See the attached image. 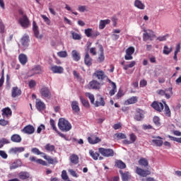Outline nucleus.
<instances>
[{"instance_id":"nucleus-10","label":"nucleus","mask_w":181,"mask_h":181,"mask_svg":"<svg viewBox=\"0 0 181 181\" xmlns=\"http://www.w3.org/2000/svg\"><path fill=\"white\" fill-rule=\"evenodd\" d=\"M88 142L90 144V145H95V144H100V142H101V139L95 134H91L88 137Z\"/></svg>"},{"instance_id":"nucleus-13","label":"nucleus","mask_w":181,"mask_h":181,"mask_svg":"<svg viewBox=\"0 0 181 181\" xmlns=\"http://www.w3.org/2000/svg\"><path fill=\"white\" fill-rule=\"evenodd\" d=\"M19 95H22V90L18 88V86L13 87L11 90L12 98H16V97H19Z\"/></svg>"},{"instance_id":"nucleus-18","label":"nucleus","mask_w":181,"mask_h":181,"mask_svg":"<svg viewBox=\"0 0 181 181\" xmlns=\"http://www.w3.org/2000/svg\"><path fill=\"white\" fill-rule=\"evenodd\" d=\"M89 155L91 156V158H93L94 160H98V158L99 160H103V159H104L103 157L100 156V153L95 152L93 150L89 151Z\"/></svg>"},{"instance_id":"nucleus-52","label":"nucleus","mask_w":181,"mask_h":181,"mask_svg":"<svg viewBox=\"0 0 181 181\" xmlns=\"http://www.w3.org/2000/svg\"><path fill=\"white\" fill-rule=\"evenodd\" d=\"M84 33L87 37H91L93 34V28L86 29Z\"/></svg>"},{"instance_id":"nucleus-42","label":"nucleus","mask_w":181,"mask_h":181,"mask_svg":"<svg viewBox=\"0 0 181 181\" xmlns=\"http://www.w3.org/2000/svg\"><path fill=\"white\" fill-rule=\"evenodd\" d=\"M115 165L119 169H125L127 168V165H125V163L122 162V160L116 161Z\"/></svg>"},{"instance_id":"nucleus-47","label":"nucleus","mask_w":181,"mask_h":181,"mask_svg":"<svg viewBox=\"0 0 181 181\" xmlns=\"http://www.w3.org/2000/svg\"><path fill=\"white\" fill-rule=\"evenodd\" d=\"M80 100L83 107H86V108H90V103H88V100L84 99L83 96H80Z\"/></svg>"},{"instance_id":"nucleus-24","label":"nucleus","mask_w":181,"mask_h":181,"mask_svg":"<svg viewBox=\"0 0 181 181\" xmlns=\"http://www.w3.org/2000/svg\"><path fill=\"white\" fill-rule=\"evenodd\" d=\"M11 141L16 144H20V142H22V137L21 135L15 134L11 136Z\"/></svg>"},{"instance_id":"nucleus-28","label":"nucleus","mask_w":181,"mask_h":181,"mask_svg":"<svg viewBox=\"0 0 181 181\" xmlns=\"http://www.w3.org/2000/svg\"><path fill=\"white\" fill-rule=\"evenodd\" d=\"M119 173L123 181H128L131 179V174H129V172L123 173L122 170H119Z\"/></svg>"},{"instance_id":"nucleus-27","label":"nucleus","mask_w":181,"mask_h":181,"mask_svg":"<svg viewBox=\"0 0 181 181\" xmlns=\"http://www.w3.org/2000/svg\"><path fill=\"white\" fill-rule=\"evenodd\" d=\"M143 118H144V113H142V110L139 109L137 110L134 115V119H136V121H142Z\"/></svg>"},{"instance_id":"nucleus-62","label":"nucleus","mask_w":181,"mask_h":181,"mask_svg":"<svg viewBox=\"0 0 181 181\" xmlns=\"http://www.w3.org/2000/svg\"><path fill=\"white\" fill-rule=\"evenodd\" d=\"M68 172H69L70 175L73 176L74 177H78V175H77V173L74 171L73 169L68 170Z\"/></svg>"},{"instance_id":"nucleus-61","label":"nucleus","mask_w":181,"mask_h":181,"mask_svg":"<svg viewBox=\"0 0 181 181\" xmlns=\"http://www.w3.org/2000/svg\"><path fill=\"white\" fill-rule=\"evenodd\" d=\"M44 129H46V127L45 126V124H41L37 127V133L40 134V132H42V131H43Z\"/></svg>"},{"instance_id":"nucleus-17","label":"nucleus","mask_w":181,"mask_h":181,"mask_svg":"<svg viewBox=\"0 0 181 181\" xmlns=\"http://www.w3.org/2000/svg\"><path fill=\"white\" fill-rule=\"evenodd\" d=\"M30 76H35V74H42V66L37 65L30 71Z\"/></svg>"},{"instance_id":"nucleus-58","label":"nucleus","mask_w":181,"mask_h":181,"mask_svg":"<svg viewBox=\"0 0 181 181\" xmlns=\"http://www.w3.org/2000/svg\"><path fill=\"white\" fill-rule=\"evenodd\" d=\"M122 95H124V91L122 90V89L119 88L116 95V100H119V98H121Z\"/></svg>"},{"instance_id":"nucleus-7","label":"nucleus","mask_w":181,"mask_h":181,"mask_svg":"<svg viewBox=\"0 0 181 181\" xmlns=\"http://www.w3.org/2000/svg\"><path fill=\"white\" fill-rule=\"evenodd\" d=\"M164 105L165 104L160 102L153 101L151 103V107H152V108L156 111H158V112H162V111H163Z\"/></svg>"},{"instance_id":"nucleus-23","label":"nucleus","mask_w":181,"mask_h":181,"mask_svg":"<svg viewBox=\"0 0 181 181\" xmlns=\"http://www.w3.org/2000/svg\"><path fill=\"white\" fill-rule=\"evenodd\" d=\"M18 60L23 66H25L28 63V56L25 54H21L18 56Z\"/></svg>"},{"instance_id":"nucleus-37","label":"nucleus","mask_w":181,"mask_h":181,"mask_svg":"<svg viewBox=\"0 0 181 181\" xmlns=\"http://www.w3.org/2000/svg\"><path fill=\"white\" fill-rule=\"evenodd\" d=\"M136 103H138L137 96H132V98H129L125 101V103L128 104L129 105L131 104H136Z\"/></svg>"},{"instance_id":"nucleus-20","label":"nucleus","mask_w":181,"mask_h":181,"mask_svg":"<svg viewBox=\"0 0 181 181\" xmlns=\"http://www.w3.org/2000/svg\"><path fill=\"white\" fill-rule=\"evenodd\" d=\"M44 159L48 162L49 165H53L54 163H59L57 158H52V157L47 156L45 153L43 156Z\"/></svg>"},{"instance_id":"nucleus-29","label":"nucleus","mask_w":181,"mask_h":181,"mask_svg":"<svg viewBox=\"0 0 181 181\" xmlns=\"http://www.w3.org/2000/svg\"><path fill=\"white\" fill-rule=\"evenodd\" d=\"M69 160L73 163V165H78L79 158L76 154H72L69 157Z\"/></svg>"},{"instance_id":"nucleus-51","label":"nucleus","mask_w":181,"mask_h":181,"mask_svg":"<svg viewBox=\"0 0 181 181\" xmlns=\"http://www.w3.org/2000/svg\"><path fill=\"white\" fill-rule=\"evenodd\" d=\"M85 95L89 98L90 100L91 104H94V101L95 98H94V95L90 93H86Z\"/></svg>"},{"instance_id":"nucleus-6","label":"nucleus","mask_w":181,"mask_h":181,"mask_svg":"<svg viewBox=\"0 0 181 181\" xmlns=\"http://www.w3.org/2000/svg\"><path fill=\"white\" fill-rule=\"evenodd\" d=\"M49 124L52 129L55 131V132H57V134H58V135L60 136L61 138H63L64 139H65V141H69V139H67V136H66V135H64L63 133L60 132L57 129V127H56V122H54V119H50Z\"/></svg>"},{"instance_id":"nucleus-9","label":"nucleus","mask_w":181,"mask_h":181,"mask_svg":"<svg viewBox=\"0 0 181 181\" xmlns=\"http://www.w3.org/2000/svg\"><path fill=\"white\" fill-rule=\"evenodd\" d=\"M152 34L148 33L146 32V30H144V33L143 34V40L144 42H147V40H153V37H156V35L153 34V31L149 30Z\"/></svg>"},{"instance_id":"nucleus-35","label":"nucleus","mask_w":181,"mask_h":181,"mask_svg":"<svg viewBox=\"0 0 181 181\" xmlns=\"http://www.w3.org/2000/svg\"><path fill=\"white\" fill-rule=\"evenodd\" d=\"M134 6L138 9L144 10L145 9V4L141 1V0H135Z\"/></svg>"},{"instance_id":"nucleus-53","label":"nucleus","mask_w":181,"mask_h":181,"mask_svg":"<svg viewBox=\"0 0 181 181\" xmlns=\"http://www.w3.org/2000/svg\"><path fill=\"white\" fill-rule=\"evenodd\" d=\"M71 35H72V37L74 40H81V35H79L78 33L72 32Z\"/></svg>"},{"instance_id":"nucleus-44","label":"nucleus","mask_w":181,"mask_h":181,"mask_svg":"<svg viewBox=\"0 0 181 181\" xmlns=\"http://www.w3.org/2000/svg\"><path fill=\"white\" fill-rule=\"evenodd\" d=\"M1 111L3 112L2 115H6V117H8V115H12V110L9 107H5L2 109Z\"/></svg>"},{"instance_id":"nucleus-21","label":"nucleus","mask_w":181,"mask_h":181,"mask_svg":"<svg viewBox=\"0 0 181 181\" xmlns=\"http://www.w3.org/2000/svg\"><path fill=\"white\" fill-rule=\"evenodd\" d=\"M99 50L100 53L98 56V61L99 63H103V62L105 60V56H104V48L103 47V45H99Z\"/></svg>"},{"instance_id":"nucleus-33","label":"nucleus","mask_w":181,"mask_h":181,"mask_svg":"<svg viewBox=\"0 0 181 181\" xmlns=\"http://www.w3.org/2000/svg\"><path fill=\"white\" fill-rule=\"evenodd\" d=\"M25 148L23 147H14L10 149V153H21V152H24Z\"/></svg>"},{"instance_id":"nucleus-2","label":"nucleus","mask_w":181,"mask_h":181,"mask_svg":"<svg viewBox=\"0 0 181 181\" xmlns=\"http://www.w3.org/2000/svg\"><path fill=\"white\" fill-rule=\"evenodd\" d=\"M40 94L42 98H46L47 100H50L52 98V92H50V89L47 86H43L40 90Z\"/></svg>"},{"instance_id":"nucleus-16","label":"nucleus","mask_w":181,"mask_h":181,"mask_svg":"<svg viewBox=\"0 0 181 181\" xmlns=\"http://www.w3.org/2000/svg\"><path fill=\"white\" fill-rule=\"evenodd\" d=\"M93 76L97 77L98 80L103 81L105 78V73L103 71L97 70L93 73Z\"/></svg>"},{"instance_id":"nucleus-34","label":"nucleus","mask_w":181,"mask_h":181,"mask_svg":"<svg viewBox=\"0 0 181 181\" xmlns=\"http://www.w3.org/2000/svg\"><path fill=\"white\" fill-rule=\"evenodd\" d=\"M71 56L74 60V62H78L81 57L80 56V53L77 52V50H73L71 52Z\"/></svg>"},{"instance_id":"nucleus-56","label":"nucleus","mask_w":181,"mask_h":181,"mask_svg":"<svg viewBox=\"0 0 181 181\" xmlns=\"http://www.w3.org/2000/svg\"><path fill=\"white\" fill-rule=\"evenodd\" d=\"M135 52V48L134 47H129L126 49L127 54H134Z\"/></svg>"},{"instance_id":"nucleus-60","label":"nucleus","mask_w":181,"mask_h":181,"mask_svg":"<svg viewBox=\"0 0 181 181\" xmlns=\"http://www.w3.org/2000/svg\"><path fill=\"white\" fill-rule=\"evenodd\" d=\"M41 18L43 19L44 22H45V23H47V25H50L51 22H50V19H49L47 18V16H45V15H41Z\"/></svg>"},{"instance_id":"nucleus-39","label":"nucleus","mask_w":181,"mask_h":181,"mask_svg":"<svg viewBox=\"0 0 181 181\" xmlns=\"http://www.w3.org/2000/svg\"><path fill=\"white\" fill-rule=\"evenodd\" d=\"M73 111L75 112H80V107H78V102L73 101L71 104Z\"/></svg>"},{"instance_id":"nucleus-1","label":"nucleus","mask_w":181,"mask_h":181,"mask_svg":"<svg viewBox=\"0 0 181 181\" xmlns=\"http://www.w3.org/2000/svg\"><path fill=\"white\" fill-rule=\"evenodd\" d=\"M58 127L62 132H69L72 128L71 123L64 118H59Z\"/></svg>"},{"instance_id":"nucleus-36","label":"nucleus","mask_w":181,"mask_h":181,"mask_svg":"<svg viewBox=\"0 0 181 181\" xmlns=\"http://www.w3.org/2000/svg\"><path fill=\"white\" fill-rule=\"evenodd\" d=\"M153 144H155L156 146H162L163 145V141H162V137L157 136L156 139L152 140Z\"/></svg>"},{"instance_id":"nucleus-40","label":"nucleus","mask_w":181,"mask_h":181,"mask_svg":"<svg viewBox=\"0 0 181 181\" xmlns=\"http://www.w3.org/2000/svg\"><path fill=\"white\" fill-rule=\"evenodd\" d=\"M112 85V90H110L109 94L110 97H112L117 93V84L115 82L110 81Z\"/></svg>"},{"instance_id":"nucleus-48","label":"nucleus","mask_w":181,"mask_h":181,"mask_svg":"<svg viewBox=\"0 0 181 181\" xmlns=\"http://www.w3.org/2000/svg\"><path fill=\"white\" fill-rule=\"evenodd\" d=\"M127 136L124 133H116L114 136L115 139H125Z\"/></svg>"},{"instance_id":"nucleus-64","label":"nucleus","mask_w":181,"mask_h":181,"mask_svg":"<svg viewBox=\"0 0 181 181\" xmlns=\"http://www.w3.org/2000/svg\"><path fill=\"white\" fill-rule=\"evenodd\" d=\"M0 144H1L3 145H6V144H11V141H9V140H8L6 138H3V139H0Z\"/></svg>"},{"instance_id":"nucleus-4","label":"nucleus","mask_w":181,"mask_h":181,"mask_svg":"<svg viewBox=\"0 0 181 181\" xmlns=\"http://www.w3.org/2000/svg\"><path fill=\"white\" fill-rule=\"evenodd\" d=\"M158 94H159V95H165V98L169 100V98L173 95V88L170 87L165 90H158Z\"/></svg>"},{"instance_id":"nucleus-50","label":"nucleus","mask_w":181,"mask_h":181,"mask_svg":"<svg viewBox=\"0 0 181 181\" xmlns=\"http://www.w3.org/2000/svg\"><path fill=\"white\" fill-rule=\"evenodd\" d=\"M31 152L35 153V155H45V153L41 152L40 150H39L37 148H33L31 149Z\"/></svg>"},{"instance_id":"nucleus-45","label":"nucleus","mask_w":181,"mask_h":181,"mask_svg":"<svg viewBox=\"0 0 181 181\" xmlns=\"http://www.w3.org/2000/svg\"><path fill=\"white\" fill-rule=\"evenodd\" d=\"M55 148L54 145H52L50 144H47L45 146V149L47 151V152H53Z\"/></svg>"},{"instance_id":"nucleus-30","label":"nucleus","mask_w":181,"mask_h":181,"mask_svg":"<svg viewBox=\"0 0 181 181\" xmlns=\"http://www.w3.org/2000/svg\"><path fill=\"white\" fill-rule=\"evenodd\" d=\"M35 107L39 111H43L46 108V105L42 100H38L36 102Z\"/></svg>"},{"instance_id":"nucleus-57","label":"nucleus","mask_w":181,"mask_h":181,"mask_svg":"<svg viewBox=\"0 0 181 181\" xmlns=\"http://www.w3.org/2000/svg\"><path fill=\"white\" fill-rule=\"evenodd\" d=\"M57 56H59V57H67V52L66 51H60L59 52H57Z\"/></svg>"},{"instance_id":"nucleus-43","label":"nucleus","mask_w":181,"mask_h":181,"mask_svg":"<svg viewBox=\"0 0 181 181\" xmlns=\"http://www.w3.org/2000/svg\"><path fill=\"white\" fill-rule=\"evenodd\" d=\"M139 164L141 166H144V168H146V166H148V165H149V163L148 162V160H146V158H141L139 160Z\"/></svg>"},{"instance_id":"nucleus-49","label":"nucleus","mask_w":181,"mask_h":181,"mask_svg":"<svg viewBox=\"0 0 181 181\" xmlns=\"http://www.w3.org/2000/svg\"><path fill=\"white\" fill-rule=\"evenodd\" d=\"M153 122L156 125V127H160V119L158 116H155L153 118Z\"/></svg>"},{"instance_id":"nucleus-26","label":"nucleus","mask_w":181,"mask_h":181,"mask_svg":"<svg viewBox=\"0 0 181 181\" xmlns=\"http://www.w3.org/2000/svg\"><path fill=\"white\" fill-rule=\"evenodd\" d=\"M18 177L21 180H26L29 179V177H30V174H29V173H28V172L22 171V172L19 173Z\"/></svg>"},{"instance_id":"nucleus-3","label":"nucleus","mask_w":181,"mask_h":181,"mask_svg":"<svg viewBox=\"0 0 181 181\" xmlns=\"http://www.w3.org/2000/svg\"><path fill=\"white\" fill-rule=\"evenodd\" d=\"M98 152L105 158H111L115 155L114 150H112V148H99Z\"/></svg>"},{"instance_id":"nucleus-8","label":"nucleus","mask_w":181,"mask_h":181,"mask_svg":"<svg viewBox=\"0 0 181 181\" xmlns=\"http://www.w3.org/2000/svg\"><path fill=\"white\" fill-rule=\"evenodd\" d=\"M136 175H139V176H141V177H146V176H149V175H151V171L144 170L139 167H136Z\"/></svg>"},{"instance_id":"nucleus-55","label":"nucleus","mask_w":181,"mask_h":181,"mask_svg":"<svg viewBox=\"0 0 181 181\" xmlns=\"http://www.w3.org/2000/svg\"><path fill=\"white\" fill-rule=\"evenodd\" d=\"M168 138L170 139V141H174L178 144H181V137H174L173 136H168Z\"/></svg>"},{"instance_id":"nucleus-14","label":"nucleus","mask_w":181,"mask_h":181,"mask_svg":"<svg viewBox=\"0 0 181 181\" xmlns=\"http://www.w3.org/2000/svg\"><path fill=\"white\" fill-rule=\"evenodd\" d=\"M21 132H23V134H27L28 135H32V134L35 132V127L30 124H28L21 130Z\"/></svg>"},{"instance_id":"nucleus-63","label":"nucleus","mask_w":181,"mask_h":181,"mask_svg":"<svg viewBox=\"0 0 181 181\" xmlns=\"http://www.w3.org/2000/svg\"><path fill=\"white\" fill-rule=\"evenodd\" d=\"M8 124H9V122H8V120H5L4 119H0V125L1 127H6V125H8Z\"/></svg>"},{"instance_id":"nucleus-5","label":"nucleus","mask_w":181,"mask_h":181,"mask_svg":"<svg viewBox=\"0 0 181 181\" xmlns=\"http://www.w3.org/2000/svg\"><path fill=\"white\" fill-rule=\"evenodd\" d=\"M18 23L21 25V26H22V28H24V29H27V28H29V26H30V22L29 21V18L25 14L19 18Z\"/></svg>"},{"instance_id":"nucleus-25","label":"nucleus","mask_w":181,"mask_h":181,"mask_svg":"<svg viewBox=\"0 0 181 181\" xmlns=\"http://www.w3.org/2000/svg\"><path fill=\"white\" fill-rule=\"evenodd\" d=\"M21 43L24 47H28L29 46V35H24L21 39Z\"/></svg>"},{"instance_id":"nucleus-12","label":"nucleus","mask_w":181,"mask_h":181,"mask_svg":"<svg viewBox=\"0 0 181 181\" xmlns=\"http://www.w3.org/2000/svg\"><path fill=\"white\" fill-rule=\"evenodd\" d=\"M29 160L30 162H35V163H37L38 165H42V166H47V163L45 160H43L41 158L37 159L35 156H31L29 158Z\"/></svg>"},{"instance_id":"nucleus-38","label":"nucleus","mask_w":181,"mask_h":181,"mask_svg":"<svg viewBox=\"0 0 181 181\" xmlns=\"http://www.w3.org/2000/svg\"><path fill=\"white\" fill-rule=\"evenodd\" d=\"M105 105V100L103 97L99 98V100H96L95 103V107H104Z\"/></svg>"},{"instance_id":"nucleus-31","label":"nucleus","mask_w":181,"mask_h":181,"mask_svg":"<svg viewBox=\"0 0 181 181\" xmlns=\"http://www.w3.org/2000/svg\"><path fill=\"white\" fill-rule=\"evenodd\" d=\"M163 104H164V112L165 117H171L172 113L170 112V108H169V105L166 104V101H163Z\"/></svg>"},{"instance_id":"nucleus-19","label":"nucleus","mask_w":181,"mask_h":181,"mask_svg":"<svg viewBox=\"0 0 181 181\" xmlns=\"http://www.w3.org/2000/svg\"><path fill=\"white\" fill-rule=\"evenodd\" d=\"M50 70H52V73L57 74H62L64 71V69L62 66H53L50 68Z\"/></svg>"},{"instance_id":"nucleus-59","label":"nucleus","mask_w":181,"mask_h":181,"mask_svg":"<svg viewBox=\"0 0 181 181\" xmlns=\"http://www.w3.org/2000/svg\"><path fill=\"white\" fill-rule=\"evenodd\" d=\"M28 87L30 88H34V87H36V81L30 80L28 83Z\"/></svg>"},{"instance_id":"nucleus-32","label":"nucleus","mask_w":181,"mask_h":181,"mask_svg":"<svg viewBox=\"0 0 181 181\" xmlns=\"http://www.w3.org/2000/svg\"><path fill=\"white\" fill-rule=\"evenodd\" d=\"M84 63L86 66H91L93 64V59H91L88 52L85 55Z\"/></svg>"},{"instance_id":"nucleus-41","label":"nucleus","mask_w":181,"mask_h":181,"mask_svg":"<svg viewBox=\"0 0 181 181\" xmlns=\"http://www.w3.org/2000/svg\"><path fill=\"white\" fill-rule=\"evenodd\" d=\"M173 50V48L172 47H169L168 45H165L163 47V54H165V55H168V54H170V53H172Z\"/></svg>"},{"instance_id":"nucleus-15","label":"nucleus","mask_w":181,"mask_h":181,"mask_svg":"<svg viewBox=\"0 0 181 181\" xmlns=\"http://www.w3.org/2000/svg\"><path fill=\"white\" fill-rule=\"evenodd\" d=\"M33 30L35 37L37 39H42V35H40L39 27L37 26V24H36V21L33 22Z\"/></svg>"},{"instance_id":"nucleus-22","label":"nucleus","mask_w":181,"mask_h":181,"mask_svg":"<svg viewBox=\"0 0 181 181\" xmlns=\"http://www.w3.org/2000/svg\"><path fill=\"white\" fill-rule=\"evenodd\" d=\"M110 23H111V20L110 19L100 20L99 22V29H105V26H107V25H110Z\"/></svg>"},{"instance_id":"nucleus-46","label":"nucleus","mask_w":181,"mask_h":181,"mask_svg":"<svg viewBox=\"0 0 181 181\" xmlns=\"http://www.w3.org/2000/svg\"><path fill=\"white\" fill-rule=\"evenodd\" d=\"M136 64V62L132 61L129 64L124 65V70H128V69H132Z\"/></svg>"},{"instance_id":"nucleus-54","label":"nucleus","mask_w":181,"mask_h":181,"mask_svg":"<svg viewBox=\"0 0 181 181\" xmlns=\"http://www.w3.org/2000/svg\"><path fill=\"white\" fill-rule=\"evenodd\" d=\"M61 177L63 180H69V175L65 170H62Z\"/></svg>"},{"instance_id":"nucleus-11","label":"nucleus","mask_w":181,"mask_h":181,"mask_svg":"<svg viewBox=\"0 0 181 181\" xmlns=\"http://www.w3.org/2000/svg\"><path fill=\"white\" fill-rule=\"evenodd\" d=\"M88 87L90 90H100L101 83L95 80H93L89 82Z\"/></svg>"}]
</instances>
